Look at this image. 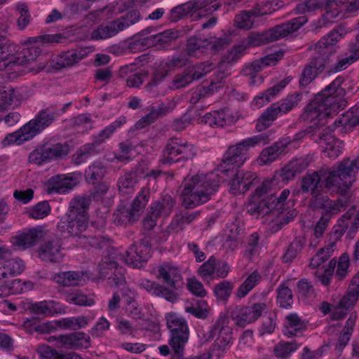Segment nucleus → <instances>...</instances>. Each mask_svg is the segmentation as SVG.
<instances>
[{"label":"nucleus","mask_w":359,"mask_h":359,"mask_svg":"<svg viewBox=\"0 0 359 359\" xmlns=\"http://www.w3.org/2000/svg\"><path fill=\"white\" fill-rule=\"evenodd\" d=\"M233 289V283L229 280H222L215 285L214 294L217 299L226 302L231 296Z\"/></svg>","instance_id":"63"},{"label":"nucleus","mask_w":359,"mask_h":359,"mask_svg":"<svg viewBox=\"0 0 359 359\" xmlns=\"http://www.w3.org/2000/svg\"><path fill=\"white\" fill-rule=\"evenodd\" d=\"M157 278L168 286L170 290L175 291L177 285L182 282V276L180 269L175 266L164 262L158 267Z\"/></svg>","instance_id":"30"},{"label":"nucleus","mask_w":359,"mask_h":359,"mask_svg":"<svg viewBox=\"0 0 359 359\" xmlns=\"http://www.w3.org/2000/svg\"><path fill=\"white\" fill-rule=\"evenodd\" d=\"M305 245V240L303 238L294 239L288 246L282 259L284 263L291 262L297 255L302 250Z\"/></svg>","instance_id":"58"},{"label":"nucleus","mask_w":359,"mask_h":359,"mask_svg":"<svg viewBox=\"0 0 359 359\" xmlns=\"http://www.w3.org/2000/svg\"><path fill=\"white\" fill-rule=\"evenodd\" d=\"M230 319L225 313H221L212 325L210 337H217L215 344L220 350H224L232 339V328Z\"/></svg>","instance_id":"19"},{"label":"nucleus","mask_w":359,"mask_h":359,"mask_svg":"<svg viewBox=\"0 0 359 359\" xmlns=\"http://www.w3.org/2000/svg\"><path fill=\"white\" fill-rule=\"evenodd\" d=\"M307 20V18L302 15L278 25L262 34H252L247 38L246 46H259L285 38L297 31Z\"/></svg>","instance_id":"9"},{"label":"nucleus","mask_w":359,"mask_h":359,"mask_svg":"<svg viewBox=\"0 0 359 359\" xmlns=\"http://www.w3.org/2000/svg\"><path fill=\"white\" fill-rule=\"evenodd\" d=\"M4 267L5 268L8 278L20 275L25 269L23 261L20 258L3 259Z\"/></svg>","instance_id":"61"},{"label":"nucleus","mask_w":359,"mask_h":359,"mask_svg":"<svg viewBox=\"0 0 359 359\" xmlns=\"http://www.w3.org/2000/svg\"><path fill=\"white\" fill-rule=\"evenodd\" d=\"M43 236L41 229H31L11 237V242L15 250H24L35 245Z\"/></svg>","instance_id":"31"},{"label":"nucleus","mask_w":359,"mask_h":359,"mask_svg":"<svg viewBox=\"0 0 359 359\" xmlns=\"http://www.w3.org/2000/svg\"><path fill=\"white\" fill-rule=\"evenodd\" d=\"M344 82V79L338 76L318 93L305 108L302 119L307 122L322 120L344 109L346 106V90L341 87Z\"/></svg>","instance_id":"2"},{"label":"nucleus","mask_w":359,"mask_h":359,"mask_svg":"<svg viewBox=\"0 0 359 359\" xmlns=\"http://www.w3.org/2000/svg\"><path fill=\"white\" fill-rule=\"evenodd\" d=\"M229 182V191L234 195L242 194L258 183L255 173L245 170H235Z\"/></svg>","instance_id":"21"},{"label":"nucleus","mask_w":359,"mask_h":359,"mask_svg":"<svg viewBox=\"0 0 359 359\" xmlns=\"http://www.w3.org/2000/svg\"><path fill=\"white\" fill-rule=\"evenodd\" d=\"M334 245V243H332L329 246L321 248L311 259L310 267L312 269L318 268L323 263L326 262L332 256Z\"/></svg>","instance_id":"62"},{"label":"nucleus","mask_w":359,"mask_h":359,"mask_svg":"<svg viewBox=\"0 0 359 359\" xmlns=\"http://www.w3.org/2000/svg\"><path fill=\"white\" fill-rule=\"evenodd\" d=\"M88 53V48H79L63 52L52 60V67L57 70L72 67L86 57Z\"/></svg>","instance_id":"26"},{"label":"nucleus","mask_w":359,"mask_h":359,"mask_svg":"<svg viewBox=\"0 0 359 359\" xmlns=\"http://www.w3.org/2000/svg\"><path fill=\"white\" fill-rule=\"evenodd\" d=\"M277 304L283 309L291 308L293 304V294L292 290L285 284H280L276 289Z\"/></svg>","instance_id":"49"},{"label":"nucleus","mask_w":359,"mask_h":359,"mask_svg":"<svg viewBox=\"0 0 359 359\" xmlns=\"http://www.w3.org/2000/svg\"><path fill=\"white\" fill-rule=\"evenodd\" d=\"M150 32V28L145 29L137 34L135 35L131 41L128 43V49L133 53L144 50L147 47H151V43L149 42V37L146 36L142 39H138L137 36H144Z\"/></svg>","instance_id":"54"},{"label":"nucleus","mask_w":359,"mask_h":359,"mask_svg":"<svg viewBox=\"0 0 359 359\" xmlns=\"http://www.w3.org/2000/svg\"><path fill=\"white\" fill-rule=\"evenodd\" d=\"M218 187V181L212 179L211 175L203 173H197L185 179L181 191L183 205L186 208H193L206 203Z\"/></svg>","instance_id":"5"},{"label":"nucleus","mask_w":359,"mask_h":359,"mask_svg":"<svg viewBox=\"0 0 359 359\" xmlns=\"http://www.w3.org/2000/svg\"><path fill=\"white\" fill-rule=\"evenodd\" d=\"M137 182L136 172H128L121 176L118 181L119 191L123 194H130L134 191V186Z\"/></svg>","instance_id":"52"},{"label":"nucleus","mask_w":359,"mask_h":359,"mask_svg":"<svg viewBox=\"0 0 359 359\" xmlns=\"http://www.w3.org/2000/svg\"><path fill=\"white\" fill-rule=\"evenodd\" d=\"M355 320L356 316L353 315H351L347 319L342 332L339 336L337 342L335 345V349L337 351H341L348 344L355 325Z\"/></svg>","instance_id":"44"},{"label":"nucleus","mask_w":359,"mask_h":359,"mask_svg":"<svg viewBox=\"0 0 359 359\" xmlns=\"http://www.w3.org/2000/svg\"><path fill=\"white\" fill-rule=\"evenodd\" d=\"M150 197V190L148 187H143L130 206L135 213L140 217V212L146 207Z\"/></svg>","instance_id":"59"},{"label":"nucleus","mask_w":359,"mask_h":359,"mask_svg":"<svg viewBox=\"0 0 359 359\" xmlns=\"http://www.w3.org/2000/svg\"><path fill=\"white\" fill-rule=\"evenodd\" d=\"M198 149L194 144L180 137H170L162 150L160 162L171 165L179 161L193 160L197 155Z\"/></svg>","instance_id":"11"},{"label":"nucleus","mask_w":359,"mask_h":359,"mask_svg":"<svg viewBox=\"0 0 359 359\" xmlns=\"http://www.w3.org/2000/svg\"><path fill=\"white\" fill-rule=\"evenodd\" d=\"M283 56V52L278 51L276 53V55H269L260 60L252 62L250 65L245 67V71H248L249 74L253 72H259L264 66L271 65L274 62L278 61Z\"/></svg>","instance_id":"50"},{"label":"nucleus","mask_w":359,"mask_h":359,"mask_svg":"<svg viewBox=\"0 0 359 359\" xmlns=\"http://www.w3.org/2000/svg\"><path fill=\"white\" fill-rule=\"evenodd\" d=\"M57 304H58L55 301L44 300L35 303L29 301H24L19 304V307L22 310L29 311L33 314L50 316L55 313L56 306Z\"/></svg>","instance_id":"33"},{"label":"nucleus","mask_w":359,"mask_h":359,"mask_svg":"<svg viewBox=\"0 0 359 359\" xmlns=\"http://www.w3.org/2000/svg\"><path fill=\"white\" fill-rule=\"evenodd\" d=\"M149 41L152 44L151 46H162L169 44L171 41L178 37L177 32L172 29H167L157 34L149 36Z\"/></svg>","instance_id":"56"},{"label":"nucleus","mask_w":359,"mask_h":359,"mask_svg":"<svg viewBox=\"0 0 359 359\" xmlns=\"http://www.w3.org/2000/svg\"><path fill=\"white\" fill-rule=\"evenodd\" d=\"M50 162L56 161L67 156L69 153V147L62 143H45Z\"/></svg>","instance_id":"53"},{"label":"nucleus","mask_w":359,"mask_h":359,"mask_svg":"<svg viewBox=\"0 0 359 359\" xmlns=\"http://www.w3.org/2000/svg\"><path fill=\"white\" fill-rule=\"evenodd\" d=\"M170 332L168 344L175 355L182 356L189 338V328L187 320L176 313H168L165 316Z\"/></svg>","instance_id":"10"},{"label":"nucleus","mask_w":359,"mask_h":359,"mask_svg":"<svg viewBox=\"0 0 359 359\" xmlns=\"http://www.w3.org/2000/svg\"><path fill=\"white\" fill-rule=\"evenodd\" d=\"M65 348L67 349L87 348L90 346V336L83 332H76L65 334Z\"/></svg>","instance_id":"39"},{"label":"nucleus","mask_w":359,"mask_h":359,"mask_svg":"<svg viewBox=\"0 0 359 359\" xmlns=\"http://www.w3.org/2000/svg\"><path fill=\"white\" fill-rule=\"evenodd\" d=\"M65 299L69 304L78 306H90L95 304V301L92 298L88 297L86 294L79 291H73L64 294Z\"/></svg>","instance_id":"57"},{"label":"nucleus","mask_w":359,"mask_h":359,"mask_svg":"<svg viewBox=\"0 0 359 359\" xmlns=\"http://www.w3.org/2000/svg\"><path fill=\"white\" fill-rule=\"evenodd\" d=\"M37 353L41 359H82L75 352H65L43 344L37 347Z\"/></svg>","instance_id":"40"},{"label":"nucleus","mask_w":359,"mask_h":359,"mask_svg":"<svg viewBox=\"0 0 359 359\" xmlns=\"http://www.w3.org/2000/svg\"><path fill=\"white\" fill-rule=\"evenodd\" d=\"M346 34L345 27L339 25L323 36L313 47L316 55L306 65L299 78V86L306 87L322 73L330 56L335 52L336 43Z\"/></svg>","instance_id":"3"},{"label":"nucleus","mask_w":359,"mask_h":359,"mask_svg":"<svg viewBox=\"0 0 359 359\" xmlns=\"http://www.w3.org/2000/svg\"><path fill=\"white\" fill-rule=\"evenodd\" d=\"M254 15L251 14V11H242L234 18V25L239 29L249 30L252 27Z\"/></svg>","instance_id":"64"},{"label":"nucleus","mask_w":359,"mask_h":359,"mask_svg":"<svg viewBox=\"0 0 359 359\" xmlns=\"http://www.w3.org/2000/svg\"><path fill=\"white\" fill-rule=\"evenodd\" d=\"M63 250L62 240L54 237L41 245L38 250V256L44 262L60 263L65 256Z\"/></svg>","instance_id":"22"},{"label":"nucleus","mask_w":359,"mask_h":359,"mask_svg":"<svg viewBox=\"0 0 359 359\" xmlns=\"http://www.w3.org/2000/svg\"><path fill=\"white\" fill-rule=\"evenodd\" d=\"M117 258L123 260L124 262L134 268H141L145 264L150 255L147 254V249H140L135 244H132L123 255H118L111 252Z\"/></svg>","instance_id":"29"},{"label":"nucleus","mask_w":359,"mask_h":359,"mask_svg":"<svg viewBox=\"0 0 359 359\" xmlns=\"http://www.w3.org/2000/svg\"><path fill=\"white\" fill-rule=\"evenodd\" d=\"M83 276V273L82 272L69 271L55 274L54 279L60 285L70 287L79 285V282L81 280Z\"/></svg>","instance_id":"48"},{"label":"nucleus","mask_w":359,"mask_h":359,"mask_svg":"<svg viewBox=\"0 0 359 359\" xmlns=\"http://www.w3.org/2000/svg\"><path fill=\"white\" fill-rule=\"evenodd\" d=\"M193 72L189 67H187L182 72L177 74L172 81H171L169 87L171 90H177L185 88L191 83L194 80H196Z\"/></svg>","instance_id":"45"},{"label":"nucleus","mask_w":359,"mask_h":359,"mask_svg":"<svg viewBox=\"0 0 359 359\" xmlns=\"http://www.w3.org/2000/svg\"><path fill=\"white\" fill-rule=\"evenodd\" d=\"M220 6L215 0H191L172 8L166 17L171 22H177L186 16L190 17L192 21L205 19L201 23V29H210L217 23L218 18L212 13Z\"/></svg>","instance_id":"4"},{"label":"nucleus","mask_w":359,"mask_h":359,"mask_svg":"<svg viewBox=\"0 0 359 359\" xmlns=\"http://www.w3.org/2000/svg\"><path fill=\"white\" fill-rule=\"evenodd\" d=\"M78 183V179L72 173L57 175L48 180L46 183V192L49 194H65L76 187Z\"/></svg>","instance_id":"25"},{"label":"nucleus","mask_w":359,"mask_h":359,"mask_svg":"<svg viewBox=\"0 0 359 359\" xmlns=\"http://www.w3.org/2000/svg\"><path fill=\"white\" fill-rule=\"evenodd\" d=\"M106 169L101 162H95L88 166L85 172V177L88 183L94 184L105 175Z\"/></svg>","instance_id":"55"},{"label":"nucleus","mask_w":359,"mask_h":359,"mask_svg":"<svg viewBox=\"0 0 359 359\" xmlns=\"http://www.w3.org/2000/svg\"><path fill=\"white\" fill-rule=\"evenodd\" d=\"M262 276L257 271L251 273L236 290L238 299L245 297L261 280Z\"/></svg>","instance_id":"46"},{"label":"nucleus","mask_w":359,"mask_h":359,"mask_svg":"<svg viewBox=\"0 0 359 359\" xmlns=\"http://www.w3.org/2000/svg\"><path fill=\"white\" fill-rule=\"evenodd\" d=\"M282 114L283 113L278 103L276 102L272 104L257 119L256 130L260 132L270 127L272 122Z\"/></svg>","instance_id":"41"},{"label":"nucleus","mask_w":359,"mask_h":359,"mask_svg":"<svg viewBox=\"0 0 359 359\" xmlns=\"http://www.w3.org/2000/svg\"><path fill=\"white\" fill-rule=\"evenodd\" d=\"M355 211L356 207L355 205H353L338 219L337 225L334 226V229L332 232L336 239H339L346 230H348L347 236L349 238L354 237L356 231L359 229V209L349 228L348 221L351 219Z\"/></svg>","instance_id":"24"},{"label":"nucleus","mask_w":359,"mask_h":359,"mask_svg":"<svg viewBox=\"0 0 359 359\" xmlns=\"http://www.w3.org/2000/svg\"><path fill=\"white\" fill-rule=\"evenodd\" d=\"M250 146L245 143V139L235 145L230 146L224 155L222 162L217 167V171L229 175L240 168L247 159V152Z\"/></svg>","instance_id":"13"},{"label":"nucleus","mask_w":359,"mask_h":359,"mask_svg":"<svg viewBox=\"0 0 359 359\" xmlns=\"http://www.w3.org/2000/svg\"><path fill=\"white\" fill-rule=\"evenodd\" d=\"M142 18L137 10H130L118 18L103 23L91 32V39L104 40L117 35L130 26L139 22Z\"/></svg>","instance_id":"12"},{"label":"nucleus","mask_w":359,"mask_h":359,"mask_svg":"<svg viewBox=\"0 0 359 359\" xmlns=\"http://www.w3.org/2000/svg\"><path fill=\"white\" fill-rule=\"evenodd\" d=\"M350 204V196L342 195L337 200H331L327 196L315 195L311 201V206L314 210H323L322 215L316 225L314 234L316 238L323 236L331 218L344 210Z\"/></svg>","instance_id":"8"},{"label":"nucleus","mask_w":359,"mask_h":359,"mask_svg":"<svg viewBox=\"0 0 359 359\" xmlns=\"http://www.w3.org/2000/svg\"><path fill=\"white\" fill-rule=\"evenodd\" d=\"M56 113L53 106L43 109L18 130L7 135L4 142L8 144H21L30 140L54 122L57 117Z\"/></svg>","instance_id":"7"},{"label":"nucleus","mask_w":359,"mask_h":359,"mask_svg":"<svg viewBox=\"0 0 359 359\" xmlns=\"http://www.w3.org/2000/svg\"><path fill=\"white\" fill-rule=\"evenodd\" d=\"M140 286L151 294L163 297L172 303L175 302L178 299V294L175 291L147 279L142 280Z\"/></svg>","instance_id":"35"},{"label":"nucleus","mask_w":359,"mask_h":359,"mask_svg":"<svg viewBox=\"0 0 359 359\" xmlns=\"http://www.w3.org/2000/svg\"><path fill=\"white\" fill-rule=\"evenodd\" d=\"M175 203V202L172 196L165 194L161 199L151 204L148 212L158 219L161 216L168 217L171 213Z\"/></svg>","instance_id":"38"},{"label":"nucleus","mask_w":359,"mask_h":359,"mask_svg":"<svg viewBox=\"0 0 359 359\" xmlns=\"http://www.w3.org/2000/svg\"><path fill=\"white\" fill-rule=\"evenodd\" d=\"M29 162L38 165L50 162L45 143L38 145L29 155Z\"/></svg>","instance_id":"60"},{"label":"nucleus","mask_w":359,"mask_h":359,"mask_svg":"<svg viewBox=\"0 0 359 359\" xmlns=\"http://www.w3.org/2000/svg\"><path fill=\"white\" fill-rule=\"evenodd\" d=\"M55 35H43L32 38L21 51L11 57L13 65H24L34 62L41 54L40 45L56 41Z\"/></svg>","instance_id":"14"},{"label":"nucleus","mask_w":359,"mask_h":359,"mask_svg":"<svg viewBox=\"0 0 359 359\" xmlns=\"http://www.w3.org/2000/svg\"><path fill=\"white\" fill-rule=\"evenodd\" d=\"M290 194V190L287 189L282 191L279 196L271 194L269 195L271 201V206L273 208L276 213V224L280 226V229L283 226L287 224L297 216L295 209H288L285 208L287 205L286 200Z\"/></svg>","instance_id":"17"},{"label":"nucleus","mask_w":359,"mask_h":359,"mask_svg":"<svg viewBox=\"0 0 359 359\" xmlns=\"http://www.w3.org/2000/svg\"><path fill=\"white\" fill-rule=\"evenodd\" d=\"M307 329V323L297 313H292L285 317L283 332L287 337H298L302 335Z\"/></svg>","instance_id":"36"},{"label":"nucleus","mask_w":359,"mask_h":359,"mask_svg":"<svg viewBox=\"0 0 359 359\" xmlns=\"http://www.w3.org/2000/svg\"><path fill=\"white\" fill-rule=\"evenodd\" d=\"M177 104L174 99L166 100L156 107H151L148 114L144 115L136 124L137 129H142L156 121L161 117L165 116L171 113L176 107Z\"/></svg>","instance_id":"23"},{"label":"nucleus","mask_w":359,"mask_h":359,"mask_svg":"<svg viewBox=\"0 0 359 359\" xmlns=\"http://www.w3.org/2000/svg\"><path fill=\"white\" fill-rule=\"evenodd\" d=\"M237 119L228 109H222L206 113L198 118L201 123H204L210 127H224L233 124Z\"/></svg>","instance_id":"28"},{"label":"nucleus","mask_w":359,"mask_h":359,"mask_svg":"<svg viewBox=\"0 0 359 359\" xmlns=\"http://www.w3.org/2000/svg\"><path fill=\"white\" fill-rule=\"evenodd\" d=\"M126 122V118L124 116L119 117L116 121L112 122L110 125L105 127L99 134L93 137V142L87 144L83 149H81L76 153V156H74V161L76 164H80L83 162L88 156V153L93 150L95 147L98 146L109 139L114 131L123 126Z\"/></svg>","instance_id":"16"},{"label":"nucleus","mask_w":359,"mask_h":359,"mask_svg":"<svg viewBox=\"0 0 359 359\" xmlns=\"http://www.w3.org/2000/svg\"><path fill=\"white\" fill-rule=\"evenodd\" d=\"M259 198L253 197L252 195L250 196L249 201L246 205L247 212L257 217L259 215H268L271 217V222L276 224V219L273 218V217H276V213L271 206L269 196L261 200Z\"/></svg>","instance_id":"27"},{"label":"nucleus","mask_w":359,"mask_h":359,"mask_svg":"<svg viewBox=\"0 0 359 359\" xmlns=\"http://www.w3.org/2000/svg\"><path fill=\"white\" fill-rule=\"evenodd\" d=\"M358 170L359 156L353 159L346 158L329 169L326 176L317 172H307L302 180V190L304 193L311 191L314 195L324 179V186L328 191L340 193L341 196L348 195L346 190L351 187Z\"/></svg>","instance_id":"1"},{"label":"nucleus","mask_w":359,"mask_h":359,"mask_svg":"<svg viewBox=\"0 0 359 359\" xmlns=\"http://www.w3.org/2000/svg\"><path fill=\"white\" fill-rule=\"evenodd\" d=\"M296 341H280L273 347V353L278 359H287L298 348Z\"/></svg>","instance_id":"51"},{"label":"nucleus","mask_w":359,"mask_h":359,"mask_svg":"<svg viewBox=\"0 0 359 359\" xmlns=\"http://www.w3.org/2000/svg\"><path fill=\"white\" fill-rule=\"evenodd\" d=\"M118 258L112 253L107 252L102 260V263L99 265L100 273L103 276L109 275L108 277L109 284L116 286L123 285L125 281L124 269L118 267L117 263Z\"/></svg>","instance_id":"20"},{"label":"nucleus","mask_w":359,"mask_h":359,"mask_svg":"<svg viewBox=\"0 0 359 359\" xmlns=\"http://www.w3.org/2000/svg\"><path fill=\"white\" fill-rule=\"evenodd\" d=\"M166 74L163 72L155 73L151 81L145 86L146 90L153 97L164 95L165 90L163 88V81Z\"/></svg>","instance_id":"47"},{"label":"nucleus","mask_w":359,"mask_h":359,"mask_svg":"<svg viewBox=\"0 0 359 359\" xmlns=\"http://www.w3.org/2000/svg\"><path fill=\"white\" fill-rule=\"evenodd\" d=\"M139 219L130 206L120 205L113 214L114 222L117 225H127L135 222Z\"/></svg>","instance_id":"42"},{"label":"nucleus","mask_w":359,"mask_h":359,"mask_svg":"<svg viewBox=\"0 0 359 359\" xmlns=\"http://www.w3.org/2000/svg\"><path fill=\"white\" fill-rule=\"evenodd\" d=\"M198 215L199 212H189L186 211L176 214L165 231L168 236L171 233H177L183 231L185 226L195 220Z\"/></svg>","instance_id":"37"},{"label":"nucleus","mask_w":359,"mask_h":359,"mask_svg":"<svg viewBox=\"0 0 359 359\" xmlns=\"http://www.w3.org/2000/svg\"><path fill=\"white\" fill-rule=\"evenodd\" d=\"M88 208L89 199L87 198H74L71 200L67 212L62 217L57 226L63 236H82V233L88 226Z\"/></svg>","instance_id":"6"},{"label":"nucleus","mask_w":359,"mask_h":359,"mask_svg":"<svg viewBox=\"0 0 359 359\" xmlns=\"http://www.w3.org/2000/svg\"><path fill=\"white\" fill-rule=\"evenodd\" d=\"M267 310L264 302L253 303L250 306H238L231 312V317L237 325L245 327L258 320Z\"/></svg>","instance_id":"15"},{"label":"nucleus","mask_w":359,"mask_h":359,"mask_svg":"<svg viewBox=\"0 0 359 359\" xmlns=\"http://www.w3.org/2000/svg\"><path fill=\"white\" fill-rule=\"evenodd\" d=\"M311 161L312 157L310 156L292 160L281 169V177L287 181L294 179L297 175L302 173L309 167Z\"/></svg>","instance_id":"34"},{"label":"nucleus","mask_w":359,"mask_h":359,"mask_svg":"<svg viewBox=\"0 0 359 359\" xmlns=\"http://www.w3.org/2000/svg\"><path fill=\"white\" fill-rule=\"evenodd\" d=\"M314 142L322 147L323 152L327 158L334 159L342 152L343 142L333 135V130L330 127H326L319 131Z\"/></svg>","instance_id":"18"},{"label":"nucleus","mask_w":359,"mask_h":359,"mask_svg":"<svg viewBox=\"0 0 359 359\" xmlns=\"http://www.w3.org/2000/svg\"><path fill=\"white\" fill-rule=\"evenodd\" d=\"M210 44V42L207 39H203L196 36L190 37L187 42V53L191 57H198L205 52Z\"/></svg>","instance_id":"43"},{"label":"nucleus","mask_w":359,"mask_h":359,"mask_svg":"<svg viewBox=\"0 0 359 359\" xmlns=\"http://www.w3.org/2000/svg\"><path fill=\"white\" fill-rule=\"evenodd\" d=\"M290 137H285L273 145L265 148L259 156V161L264 164L270 163L280 157L285 153V149L290 144Z\"/></svg>","instance_id":"32"}]
</instances>
